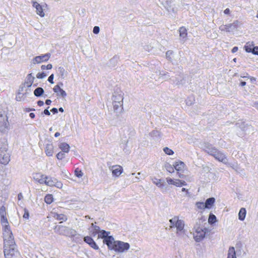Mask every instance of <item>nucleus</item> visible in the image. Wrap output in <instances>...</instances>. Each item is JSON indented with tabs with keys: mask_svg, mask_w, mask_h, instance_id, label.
<instances>
[{
	"mask_svg": "<svg viewBox=\"0 0 258 258\" xmlns=\"http://www.w3.org/2000/svg\"><path fill=\"white\" fill-rule=\"evenodd\" d=\"M9 125L7 117L3 120H0V132L2 133L6 132L9 128Z\"/></svg>",
	"mask_w": 258,
	"mask_h": 258,
	"instance_id": "obj_16",
	"label": "nucleus"
},
{
	"mask_svg": "<svg viewBox=\"0 0 258 258\" xmlns=\"http://www.w3.org/2000/svg\"><path fill=\"white\" fill-rule=\"evenodd\" d=\"M230 11L229 9L227 8L224 11V13L225 14L228 15L230 14Z\"/></svg>",
	"mask_w": 258,
	"mask_h": 258,
	"instance_id": "obj_50",
	"label": "nucleus"
},
{
	"mask_svg": "<svg viewBox=\"0 0 258 258\" xmlns=\"http://www.w3.org/2000/svg\"><path fill=\"white\" fill-rule=\"evenodd\" d=\"M0 216L1 223L3 227L4 243H5V242L15 241L14 237L7 218L6 208L4 206H2L0 208Z\"/></svg>",
	"mask_w": 258,
	"mask_h": 258,
	"instance_id": "obj_1",
	"label": "nucleus"
},
{
	"mask_svg": "<svg viewBox=\"0 0 258 258\" xmlns=\"http://www.w3.org/2000/svg\"><path fill=\"white\" fill-rule=\"evenodd\" d=\"M44 113L47 115H49L50 114V112L47 109H46L44 110Z\"/></svg>",
	"mask_w": 258,
	"mask_h": 258,
	"instance_id": "obj_52",
	"label": "nucleus"
},
{
	"mask_svg": "<svg viewBox=\"0 0 258 258\" xmlns=\"http://www.w3.org/2000/svg\"><path fill=\"white\" fill-rule=\"evenodd\" d=\"M45 175L39 173H36L34 174L33 179L40 184H44L45 182Z\"/></svg>",
	"mask_w": 258,
	"mask_h": 258,
	"instance_id": "obj_18",
	"label": "nucleus"
},
{
	"mask_svg": "<svg viewBox=\"0 0 258 258\" xmlns=\"http://www.w3.org/2000/svg\"><path fill=\"white\" fill-rule=\"evenodd\" d=\"M238 50V47L237 46L234 47L232 49V52L235 53Z\"/></svg>",
	"mask_w": 258,
	"mask_h": 258,
	"instance_id": "obj_53",
	"label": "nucleus"
},
{
	"mask_svg": "<svg viewBox=\"0 0 258 258\" xmlns=\"http://www.w3.org/2000/svg\"><path fill=\"white\" fill-rule=\"evenodd\" d=\"M166 169L167 170V171H168L170 173H173L174 172V166L172 167V165H171L170 164H168L166 166Z\"/></svg>",
	"mask_w": 258,
	"mask_h": 258,
	"instance_id": "obj_38",
	"label": "nucleus"
},
{
	"mask_svg": "<svg viewBox=\"0 0 258 258\" xmlns=\"http://www.w3.org/2000/svg\"><path fill=\"white\" fill-rule=\"evenodd\" d=\"M103 242L107 245L109 248L112 249L115 241L112 236L108 235L103 239Z\"/></svg>",
	"mask_w": 258,
	"mask_h": 258,
	"instance_id": "obj_17",
	"label": "nucleus"
},
{
	"mask_svg": "<svg viewBox=\"0 0 258 258\" xmlns=\"http://www.w3.org/2000/svg\"><path fill=\"white\" fill-rule=\"evenodd\" d=\"M179 32L180 37H181L183 38H186L187 35V30L185 28V27H184L183 26L180 27L179 29Z\"/></svg>",
	"mask_w": 258,
	"mask_h": 258,
	"instance_id": "obj_27",
	"label": "nucleus"
},
{
	"mask_svg": "<svg viewBox=\"0 0 258 258\" xmlns=\"http://www.w3.org/2000/svg\"><path fill=\"white\" fill-rule=\"evenodd\" d=\"M173 53V52L172 51H167L166 53V56L167 58H169L170 55H172Z\"/></svg>",
	"mask_w": 258,
	"mask_h": 258,
	"instance_id": "obj_48",
	"label": "nucleus"
},
{
	"mask_svg": "<svg viewBox=\"0 0 258 258\" xmlns=\"http://www.w3.org/2000/svg\"><path fill=\"white\" fill-rule=\"evenodd\" d=\"M51 111L53 113H54V114L56 113H57V109L56 108H53L51 110Z\"/></svg>",
	"mask_w": 258,
	"mask_h": 258,
	"instance_id": "obj_54",
	"label": "nucleus"
},
{
	"mask_svg": "<svg viewBox=\"0 0 258 258\" xmlns=\"http://www.w3.org/2000/svg\"><path fill=\"white\" fill-rule=\"evenodd\" d=\"M251 82H254L256 81V79L253 77H248Z\"/></svg>",
	"mask_w": 258,
	"mask_h": 258,
	"instance_id": "obj_51",
	"label": "nucleus"
},
{
	"mask_svg": "<svg viewBox=\"0 0 258 258\" xmlns=\"http://www.w3.org/2000/svg\"><path fill=\"white\" fill-rule=\"evenodd\" d=\"M171 227H175L178 231H181L183 229L184 224L182 220H179L178 217H174L169 220Z\"/></svg>",
	"mask_w": 258,
	"mask_h": 258,
	"instance_id": "obj_7",
	"label": "nucleus"
},
{
	"mask_svg": "<svg viewBox=\"0 0 258 258\" xmlns=\"http://www.w3.org/2000/svg\"><path fill=\"white\" fill-rule=\"evenodd\" d=\"M50 57L49 54H45L40 56H37L33 59V63H40L44 61H47Z\"/></svg>",
	"mask_w": 258,
	"mask_h": 258,
	"instance_id": "obj_13",
	"label": "nucleus"
},
{
	"mask_svg": "<svg viewBox=\"0 0 258 258\" xmlns=\"http://www.w3.org/2000/svg\"><path fill=\"white\" fill-rule=\"evenodd\" d=\"M53 78H54V75L53 74H51L49 77H48V81L51 83V84H53L54 83V82H53Z\"/></svg>",
	"mask_w": 258,
	"mask_h": 258,
	"instance_id": "obj_45",
	"label": "nucleus"
},
{
	"mask_svg": "<svg viewBox=\"0 0 258 258\" xmlns=\"http://www.w3.org/2000/svg\"><path fill=\"white\" fill-rule=\"evenodd\" d=\"M227 258H236L235 248L234 247H229Z\"/></svg>",
	"mask_w": 258,
	"mask_h": 258,
	"instance_id": "obj_29",
	"label": "nucleus"
},
{
	"mask_svg": "<svg viewBox=\"0 0 258 258\" xmlns=\"http://www.w3.org/2000/svg\"><path fill=\"white\" fill-rule=\"evenodd\" d=\"M100 29L98 26H95L93 28V33L94 34H98L99 32Z\"/></svg>",
	"mask_w": 258,
	"mask_h": 258,
	"instance_id": "obj_46",
	"label": "nucleus"
},
{
	"mask_svg": "<svg viewBox=\"0 0 258 258\" xmlns=\"http://www.w3.org/2000/svg\"><path fill=\"white\" fill-rule=\"evenodd\" d=\"M37 105L39 106H42L44 105V102L43 101L39 100V101H37Z\"/></svg>",
	"mask_w": 258,
	"mask_h": 258,
	"instance_id": "obj_49",
	"label": "nucleus"
},
{
	"mask_svg": "<svg viewBox=\"0 0 258 258\" xmlns=\"http://www.w3.org/2000/svg\"><path fill=\"white\" fill-rule=\"evenodd\" d=\"M46 75L44 72L39 73L37 74L36 77L38 79H42L46 77Z\"/></svg>",
	"mask_w": 258,
	"mask_h": 258,
	"instance_id": "obj_43",
	"label": "nucleus"
},
{
	"mask_svg": "<svg viewBox=\"0 0 258 258\" xmlns=\"http://www.w3.org/2000/svg\"><path fill=\"white\" fill-rule=\"evenodd\" d=\"M24 211V213L23 216V218L26 219H28L29 217V213L28 210L27 209L25 208Z\"/></svg>",
	"mask_w": 258,
	"mask_h": 258,
	"instance_id": "obj_40",
	"label": "nucleus"
},
{
	"mask_svg": "<svg viewBox=\"0 0 258 258\" xmlns=\"http://www.w3.org/2000/svg\"><path fill=\"white\" fill-rule=\"evenodd\" d=\"M54 152V148L52 143L47 144L45 148V152L47 156H52Z\"/></svg>",
	"mask_w": 258,
	"mask_h": 258,
	"instance_id": "obj_22",
	"label": "nucleus"
},
{
	"mask_svg": "<svg viewBox=\"0 0 258 258\" xmlns=\"http://www.w3.org/2000/svg\"><path fill=\"white\" fill-rule=\"evenodd\" d=\"M196 206H197V208L199 209L204 210V209H206V208L205 207V206H204L205 203H203V202H197Z\"/></svg>",
	"mask_w": 258,
	"mask_h": 258,
	"instance_id": "obj_37",
	"label": "nucleus"
},
{
	"mask_svg": "<svg viewBox=\"0 0 258 258\" xmlns=\"http://www.w3.org/2000/svg\"><path fill=\"white\" fill-rule=\"evenodd\" d=\"M254 104L255 105L256 107L258 108V102H255Z\"/></svg>",
	"mask_w": 258,
	"mask_h": 258,
	"instance_id": "obj_63",
	"label": "nucleus"
},
{
	"mask_svg": "<svg viewBox=\"0 0 258 258\" xmlns=\"http://www.w3.org/2000/svg\"><path fill=\"white\" fill-rule=\"evenodd\" d=\"M210 155L220 162H224L226 159L225 156L216 149H214V151H212V153H211Z\"/></svg>",
	"mask_w": 258,
	"mask_h": 258,
	"instance_id": "obj_10",
	"label": "nucleus"
},
{
	"mask_svg": "<svg viewBox=\"0 0 258 258\" xmlns=\"http://www.w3.org/2000/svg\"><path fill=\"white\" fill-rule=\"evenodd\" d=\"M22 197H23V196H22V195L21 193H20L19 194H18V198L19 200H21V199L22 198Z\"/></svg>",
	"mask_w": 258,
	"mask_h": 258,
	"instance_id": "obj_57",
	"label": "nucleus"
},
{
	"mask_svg": "<svg viewBox=\"0 0 258 258\" xmlns=\"http://www.w3.org/2000/svg\"><path fill=\"white\" fill-rule=\"evenodd\" d=\"M17 252L15 241L4 243V253L5 258H13Z\"/></svg>",
	"mask_w": 258,
	"mask_h": 258,
	"instance_id": "obj_2",
	"label": "nucleus"
},
{
	"mask_svg": "<svg viewBox=\"0 0 258 258\" xmlns=\"http://www.w3.org/2000/svg\"><path fill=\"white\" fill-rule=\"evenodd\" d=\"M51 103V101L50 100V99H47L46 101H45V103L47 104V105H50Z\"/></svg>",
	"mask_w": 258,
	"mask_h": 258,
	"instance_id": "obj_55",
	"label": "nucleus"
},
{
	"mask_svg": "<svg viewBox=\"0 0 258 258\" xmlns=\"http://www.w3.org/2000/svg\"><path fill=\"white\" fill-rule=\"evenodd\" d=\"M26 110L27 112H29L30 111H34L35 109H33V108H27V109H26Z\"/></svg>",
	"mask_w": 258,
	"mask_h": 258,
	"instance_id": "obj_58",
	"label": "nucleus"
},
{
	"mask_svg": "<svg viewBox=\"0 0 258 258\" xmlns=\"http://www.w3.org/2000/svg\"><path fill=\"white\" fill-rule=\"evenodd\" d=\"M252 54L258 55V46H254Z\"/></svg>",
	"mask_w": 258,
	"mask_h": 258,
	"instance_id": "obj_47",
	"label": "nucleus"
},
{
	"mask_svg": "<svg viewBox=\"0 0 258 258\" xmlns=\"http://www.w3.org/2000/svg\"><path fill=\"white\" fill-rule=\"evenodd\" d=\"M207 229L206 228H202L201 227H198L194 234V238L196 241H200L202 240L206 235Z\"/></svg>",
	"mask_w": 258,
	"mask_h": 258,
	"instance_id": "obj_6",
	"label": "nucleus"
},
{
	"mask_svg": "<svg viewBox=\"0 0 258 258\" xmlns=\"http://www.w3.org/2000/svg\"><path fill=\"white\" fill-rule=\"evenodd\" d=\"M44 93V90L42 88L38 87L34 91V94L36 97H39L41 96Z\"/></svg>",
	"mask_w": 258,
	"mask_h": 258,
	"instance_id": "obj_32",
	"label": "nucleus"
},
{
	"mask_svg": "<svg viewBox=\"0 0 258 258\" xmlns=\"http://www.w3.org/2000/svg\"><path fill=\"white\" fill-rule=\"evenodd\" d=\"M246 85V82H240V85L241 86H244Z\"/></svg>",
	"mask_w": 258,
	"mask_h": 258,
	"instance_id": "obj_60",
	"label": "nucleus"
},
{
	"mask_svg": "<svg viewBox=\"0 0 258 258\" xmlns=\"http://www.w3.org/2000/svg\"><path fill=\"white\" fill-rule=\"evenodd\" d=\"M60 136V133H58V132H56V133H55V134H54V137H58V136Z\"/></svg>",
	"mask_w": 258,
	"mask_h": 258,
	"instance_id": "obj_59",
	"label": "nucleus"
},
{
	"mask_svg": "<svg viewBox=\"0 0 258 258\" xmlns=\"http://www.w3.org/2000/svg\"><path fill=\"white\" fill-rule=\"evenodd\" d=\"M113 176L118 177L123 172V168L120 165H115L110 167Z\"/></svg>",
	"mask_w": 258,
	"mask_h": 258,
	"instance_id": "obj_11",
	"label": "nucleus"
},
{
	"mask_svg": "<svg viewBox=\"0 0 258 258\" xmlns=\"http://www.w3.org/2000/svg\"><path fill=\"white\" fill-rule=\"evenodd\" d=\"M215 202V199L214 198H210L208 199L205 203V207L206 209H211L214 205Z\"/></svg>",
	"mask_w": 258,
	"mask_h": 258,
	"instance_id": "obj_24",
	"label": "nucleus"
},
{
	"mask_svg": "<svg viewBox=\"0 0 258 258\" xmlns=\"http://www.w3.org/2000/svg\"><path fill=\"white\" fill-rule=\"evenodd\" d=\"M34 80V77L32 76V74H29L27 76L26 80L23 84L25 87L30 88L32 85Z\"/></svg>",
	"mask_w": 258,
	"mask_h": 258,
	"instance_id": "obj_19",
	"label": "nucleus"
},
{
	"mask_svg": "<svg viewBox=\"0 0 258 258\" xmlns=\"http://www.w3.org/2000/svg\"><path fill=\"white\" fill-rule=\"evenodd\" d=\"M166 181L169 184H174L175 180L171 178H167Z\"/></svg>",
	"mask_w": 258,
	"mask_h": 258,
	"instance_id": "obj_44",
	"label": "nucleus"
},
{
	"mask_svg": "<svg viewBox=\"0 0 258 258\" xmlns=\"http://www.w3.org/2000/svg\"><path fill=\"white\" fill-rule=\"evenodd\" d=\"M75 175L78 177H81L83 175V173L80 168H77L75 170Z\"/></svg>",
	"mask_w": 258,
	"mask_h": 258,
	"instance_id": "obj_35",
	"label": "nucleus"
},
{
	"mask_svg": "<svg viewBox=\"0 0 258 258\" xmlns=\"http://www.w3.org/2000/svg\"><path fill=\"white\" fill-rule=\"evenodd\" d=\"M96 222L92 223L91 227L89 228L90 234L94 237L98 234L100 230V227L96 225Z\"/></svg>",
	"mask_w": 258,
	"mask_h": 258,
	"instance_id": "obj_20",
	"label": "nucleus"
},
{
	"mask_svg": "<svg viewBox=\"0 0 258 258\" xmlns=\"http://www.w3.org/2000/svg\"><path fill=\"white\" fill-rule=\"evenodd\" d=\"M33 7L35 8L36 10V13L37 15L41 17H43L45 16V13L43 11L42 6H41L37 2L33 1L32 2Z\"/></svg>",
	"mask_w": 258,
	"mask_h": 258,
	"instance_id": "obj_15",
	"label": "nucleus"
},
{
	"mask_svg": "<svg viewBox=\"0 0 258 258\" xmlns=\"http://www.w3.org/2000/svg\"><path fill=\"white\" fill-rule=\"evenodd\" d=\"M130 248V244L127 242L116 241L112 249L118 252H123Z\"/></svg>",
	"mask_w": 258,
	"mask_h": 258,
	"instance_id": "obj_3",
	"label": "nucleus"
},
{
	"mask_svg": "<svg viewBox=\"0 0 258 258\" xmlns=\"http://www.w3.org/2000/svg\"><path fill=\"white\" fill-rule=\"evenodd\" d=\"M244 49L247 52H251L253 53V50L254 49V46L253 42H247L244 45Z\"/></svg>",
	"mask_w": 258,
	"mask_h": 258,
	"instance_id": "obj_23",
	"label": "nucleus"
},
{
	"mask_svg": "<svg viewBox=\"0 0 258 258\" xmlns=\"http://www.w3.org/2000/svg\"><path fill=\"white\" fill-rule=\"evenodd\" d=\"M56 156L57 159L62 160L64 158L65 155L64 153L59 152L56 154Z\"/></svg>",
	"mask_w": 258,
	"mask_h": 258,
	"instance_id": "obj_39",
	"label": "nucleus"
},
{
	"mask_svg": "<svg viewBox=\"0 0 258 258\" xmlns=\"http://www.w3.org/2000/svg\"><path fill=\"white\" fill-rule=\"evenodd\" d=\"M174 185L177 187H181L183 185H186V183L184 181H182L179 179H175Z\"/></svg>",
	"mask_w": 258,
	"mask_h": 258,
	"instance_id": "obj_33",
	"label": "nucleus"
},
{
	"mask_svg": "<svg viewBox=\"0 0 258 258\" xmlns=\"http://www.w3.org/2000/svg\"><path fill=\"white\" fill-rule=\"evenodd\" d=\"M59 110L60 111V112H63V109L62 108H59Z\"/></svg>",
	"mask_w": 258,
	"mask_h": 258,
	"instance_id": "obj_62",
	"label": "nucleus"
},
{
	"mask_svg": "<svg viewBox=\"0 0 258 258\" xmlns=\"http://www.w3.org/2000/svg\"><path fill=\"white\" fill-rule=\"evenodd\" d=\"M256 18H258V11H257V15H256Z\"/></svg>",
	"mask_w": 258,
	"mask_h": 258,
	"instance_id": "obj_64",
	"label": "nucleus"
},
{
	"mask_svg": "<svg viewBox=\"0 0 258 258\" xmlns=\"http://www.w3.org/2000/svg\"><path fill=\"white\" fill-rule=\"evenodd\" d=\"M216 217L215 215L210 214L208 218V222L210 224H214L216 222Z\"/></svg>",
	"mask_w": 258,
	"mask_h": 258,
	"instance_id": "obj_34",
	"label": "nucleus"
},
{
	"mask_svg": "<svg viewBox=\"0 0 258 258\" xmlns=\"http://www.w3.org/2000/svg\"><path fill=\"white\" fill-rule=\"evenodd\" d=\"M84 241L88 244L90 247L93 248V249L95 250L99 249V247L97 246L96 242L94 241V240L93 239L92 237L90 236H85L84 238Z\"/></svg>",
	"mask_w": 258,
	"mask_h": 258,
	"instance_id": "obj_14",
	"label": "nucleus"
},
{
	"mask_svg": "<svg viewBox=\"0 0 258 258\" xmlns=\"http://www.w3.org/2000/svg\"><path fill=\"white\" fill-rule=\"evenodd\" d=\"M173 166L177 171V173L180 178L184 177L183 173L186 170V166L184 163L181 161H177L174 163Z\"/></svg>",
	"mask_w": 258,
	"mask_h": 258,
	"instance_id": "obj_4",
	"label": "nucleus"
},
{
	"mask_svg": "<svg viewBox=\"0 0 258 258\" xmlns=\"http://www.w3.org/2000/svg\"><path fill=\"white\" fill-rule=\"evenodd\" d=\"M122 96L119 95L118 97L113 96V108L115 110H117L118 107H121L122 105Z\"/></svg>",
	"mask_w": 258,
	"mask_h": 258,
	"instance_id": "obj_12",
	"label": "nucleus"
},
{
	"mask_svg": "<svg viewBox=\"0 0 258 258\" xmlns=\"http://www.w3.org/2000/svg\"><path fill=\"white\" fill-rule=\"evenodd\" d=\"M29 116L31 118H34L35 117V114L32 112L30 113Z\"/></svg>",
	"mask_w": 258,
	"mask_h": 258,
	"instance_id": "obj_56",
	"label": "nucleus"
},
{
	"mask_svg": "<svg viewBox=\"0 0 258 258\" xmlns=\"http://www.w3.org/2000/svg\"><path fill=\"white\" fill-rule=\"evenodd\" d=\"M182 191H185V192H188V190L185 188H182V189H181Z\"/></svg>",
	"mask_w": 258,
	"mask_h": 258,
	"instance_id": "obj_61",
	"label": "nucleus"
},
{
	"mask_svg": "<svg viewBox=\"0 0 258 258\" xmlns=\"http://www.w3.org/2000/svg\"><path fill=\"white\" fill-rule=\"evenodd\" d=\"M10 160V156L7 150L5 149L0 148V163L6 165Z\"/></svg>",
	"mask_w": 258,
	"mask_h": 258,
	"instance_id": "obj_8",
	"label": "nucleus"
},
{
	"mask_svg": "<svg viewBox=\"0 0 258 258\" xmlns=\"http://www.w3.org/2000/svg\"><path fill=\"white\" fill-rule=\"evenodd\" d=\"M52 66L50 63L48 64L47 65H42L41 67V68L42 70H45V69L50 70L52 69Z\"/></svg>",
	"mask_w": 258,
	"mask_h": 258,
	"instance_id": "obj_41",
	"label": "nucleus"
},
{
	"mask_svg": "<svg viewBox=\"0 0 258 258\" xmlns=\"http://www.w3.org/2000/svg\"><path fill=\"white\" fill-rule=\"evenodd\" d=\"M53 90L55 93H60V95L62 97H65L67 95L66 92L60 88V86L58 85H55L53 88Z\"/></svg>",
	"mask_w": 258,
	"mask_h": 258,
	"instance_id": "obj_25",
	"label": "nucleus"
},
{
	"mask_svg": "<svg viewBox=\"0 0 258 258\" xmlns=\"http://www.w3.org/2000/svg\"><path fill=\"white\" fill-rule=\"evenodd\" d=\"M52 216L55 220L61 221L60 223L62 222V221H66L68 219L67 217L62 214H59L57 213H52Z\"/></svg>",
	"mask_w": 258,
	"mask_h": 258,
	"instance_id": "obj_21",
	"label": "nucleus"
},
{
	"mask_svg": "<svg viewBox=\"0 0 258 258\" xmlns=\"http://www.w3.org/2000/svg\"><path fill=\"white\" fill-rule=\"evenodd\" d=\"M109 234V232H107L105 230H99V232L98 234V238H105L106 237L108 234Z\"/></svg>",
	"mask_w": 258,
	"mask_h": 258,
	"instance_id": "obj_30",
	"label": "nucleus"
},
{
	"mask_svg": "<svg viewBox=\"0 0 258 258\" xmlns=\"http://www.w3.org/2000/svg\"><path fill=\"white\" fill-rule=\"evenodd\" d=\"M156 181H154V183L156 184L157 186L161 187L163 185V181L161 179H156Z\"/></svg>",
	"mask_w": 258,
	"mask_h": 258,
	"instance_id": "obj_42",
	"label": "nucleus"
},
{
	"mask_svg": "<svg viewBox=\"0 0 258 258\" xmlns=\"http://www.w3.org/2000/svg\"><path fill=\"white\" fill-rule=\"evenodd\" d=\"M45 184L46 185L49 186H56L58 188H61L62 186V184L60 182H58L56 179L45 176Z\"/></svg>",
	"mask_w": 258,
	"mask_h": 258,
	"instance_id": "obj_5",
	"label": "nucleus"
},
{
	"mask_svg": "<svg viewBox=\"0 0 258 258\" xmlns=\"http://www.w3.org/2000/svg\"><path fill=\"white\" fill-rule=\"evenodd\" d=\"M238 22L236 21L232 24L223 25L220 26L219 29L222 31L230 32L233 28H236Z\"/></svg>",
	"mask_w": 258,
	"mask_h": 258,
	"instance_id": "obj_9",
	"label": "nucleus"
},
{
	"mask_svg": "<svg viewBox=\"0 0 258 258\" xmlns=\"http://www.w3.org/2000/svg\"><path fill=\"white\" fill-rule=\"evenodd\" d=\"M44 201L47 204H51L53 201V196L51 194H47L44 198Z\"/></svg>",
	"mask_w": 258,
	"mask_h": 258,
	"instance_id": "obj_31",
	"label": "nucleus"
},
{
	"mask_svg": "<svg viewBox=\"0 0 258 258\" xmlns=\"http://www.w3.org/2000/svg\"><path fill=\"white\" fill-rule=\"evenodd\" d=\"M59 149L64 153H68L70 151V147L66 143H61L59 145Z\"/></svg>",
	"mask_w": 258,
	"mask_h": 258,
	"instance_id": "obj_26",
	"label": "nucleus"
},
{
	"mask_svg": "<svg viewBox=\"0 0 258 258\" xmlns=\"http://www.w3.org/2000/svg\"><path fill=\"white\" fill-rule=\"evenodd\" d=\"M164 152L168 155H172L174 154V152L172 150L169 149L168 147H165L163 148Z\"/></svg>",
	"mask_w": 258,
	"mask_h": 258,
	"instance_id": "obj_36",
	"label": "nucleus"
},
{
	"mask_svg": "<svg viewBox=\"0 0 258 258\" xmlns=\"http://www.w3.org/2000/svg\"><path fill=\"white\" fill-rule=\"evenodd\" d=\"M246 212V210L244 208H242L240 209L238 213V218L240 220H244L245 218Z\"/></svg>",
	"mask_w": 258,
	"mask_h": 258,
	"instance_id": "obj_28",
	"label": "nucleus"
}]
</instances>
